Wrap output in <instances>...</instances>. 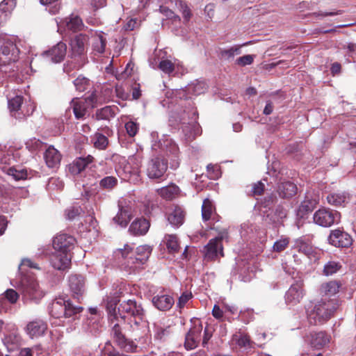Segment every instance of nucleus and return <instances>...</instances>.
Masks as SVG:
<instances>
[{
	"label": "nucleus",
	"mask_w": 356,
	"mask_h": 356,
	"mask_svg": "<svg viewBox=\"0 0 356 356\" xmlns=\"http://www.w3.org/2000/svg\"><path fill=\"white\" fill-rule=\"evenodd\" d=\"M254 55H245L236 59V64L240 66L251 65L254 61Z\"/></svg>",
	"instance_id": "5fc2aeb1"
},
{
	"label": "nucleus",
	"mask_w": 356,
	"mask_h": 356,
	"mask_svg": "<svg viewBox=\"0 0 356 356\" xmlns=\"http://www.w3.org/2000/svg\"><path fill=\"white\" fill-rule=\"evenodd\" d=\"M180 8L181 10V13L183 15V17L186 22H188L191 17V12L190 8L188 7L186 4L183 3L182 1H180L179 3Z\"/></svg>",
	"instance_id": "052dcab7"
},
{
	"label": "nucleus",
	"mask_w": 356,
	"mask_h": 356,
	"mask_svg": "<svg viewBox=\"0 0 356 356\" xmlns=\"http://www.w3.org/2000/svg\"><path fill=\"white\" fill-rule=\"evenodd\" d=\"M7 174L15 180L24 179L27 177V171L22 168L10 167L8 168Z\"/></svg>",
	"instance_id": "79ce46f5"
},
{
	"label": "nucleus",
	"mask_w": 356,
	"mask_h": 356,
	"mask_svg": "<svg viewBox=\"0 0 356 356\" xmlns=\"http://www.w3.org/2000/svg\"><path fill=\"white\" fill-rule=\"evenodd\" d=\"M47 329V323L40 319L31 321L26 325V332L31 338L43 335Z\"/></svg>",
	"instance_id": "4be33fe9"
},
{
	"label": "nucleus",
	"mask_w": 356,
	"mask_h": 356,
	"mask_svg": "<svg viewBox=\"0 0 356 356\" xmlns=\"http://www.w3.org/2000/svg\"><path fill=\"white\" fill-rule=\"evenodd\" d=\"M303 284L297 282L292 284L285 294V300L289 304L296 305L300 302L303 297Z\"/></svg>",
	"instance_id": "f3484780"
},
{
	"label": "nucleus",
	"mask_w": 356,
	"mask_h": 356,
	"mask_svg": "<svg viewBox=\"0 0 356 356\" xmlns=\"http://www.w3.org/2000/svg\"><path fill=\"white\" fill-rule=\"evenodd\" d=\"M241 54V46H233L229 49L220 50L219 56L223 60H229L233 58L235 55Z\"/></svg>",
	"instance_id": "c9c22d12"
},
{
	"label": "nucleus",
	"mask_w": 356,
	"mask_h": 356,
	"mask_svg": "<svg viewBox=\"0 0 356 356\" xmlns=\"http://www.w3.org/2000/svg\"><path fill=\"white\" fill-rule=\"evenodd\" d=\"M23 104V97L17 95L8 101V108L12 115L17 119H22L26 115H30L33 113L35 106L31 104L24 106L22 108Z\"/></svg>",
	"instance_id": "9d476101"
},
{
	"label": "nucleus",
	"mask_w": 356,
	"mask_h": 356,
	"mask_svg": "<svg viewBox=\"0 0 356 356\" xmlns=\"http://www.w3.org/2000/svg\"><path fill=\"white\" fill-rule=\"evenodd\" d=\"M213 209L214 208L211 201L209 199H205L202 206V216L204 221L211 219Z\"/></svg>",
	"instance_id": "58836bf2"
},
{
	"label": "nucleus",
	"mask_w": 356,
	"mask_h": 356,
	"mask_svg": "<svg viewBox=\"0 0 356 356\" xmlns=\"http://www.w3.org/2000/svg\"><path fill=\"white\" fill-rule=\"evenodd\" d=\"M19 49L15 40L0 35V64L6 65L18 59Z\"/></svg>",
	"instance_id": "423d86ee"
},
{
	"label": "nucleus",
	"mask_w": 356,
	"mask_h": 356,
	"mask_svg": "<svg viewBox=\"0 0 356 356\" xmlns=\"http://www.w3.org/2000/svg\"><path fill=\"white\" fill-rule=\"evenodd\" d=\"M202 325L201 324L195 325L190 329L185 339L184 346L186 349L192 350L197 347L200 341Z\"/></svg>",
	"instance_id": "a211bd4d"
},
{
	"label": "nucleus",
	"mask_w": 356,
	"mask_h": 356,
	"mask_svg": "<svg viewBox=\"0 0 356 356\" xmlns=\"http://www.w3.org/2000/svg\"><path fill=\"white\" fill-rule=\"evenodd\" d=\"M182 131L185 134L186 138L188 140H191L194 138V134L193 131V129L194 128V125H186L184 122L182 123Z\"/></svg>",
	"instance_id": "13d9d810"
},
{
	"label": "nucleus",
	"mask_w": 356,
	"mask_h": 356,
	"mask_svg": "<svg viewBox=\"0 0 356 356\" xmlns=\"http://www.w3.org/2000/svg\"><path fill=\"white\" fill-rule=\"evenodd\" d=\"M25 267H28L30 268H38V266L36 264L33 262L29 259H24L22 260L21 264L19 266V270L23 272Z\"/></svg>",
	"instance_id": "e2e57ef3"
},
{
	"label": "nucleus",
	"mask_w": 356,
	"mask_h": 356,
	"mask_svg": "<svg viewBox=\"0 0 356 356\" xmlns=\"http://www.w3.org/2000/svg\"><path fill=\"white\" fill-rule=\"evenodd\" d=\"M150 227L149 222L145 218H137L133 221L129 232L134 236H143L147 234Z\"/></svg>",
	"instance_id": "412c9836"
},
{
	"label": "nucleus",
	"mask_w": 356,
	"mask_h": 356,
	"mask_svg": "<svg viewBox=\"0 0 356 356\" xmlns=\"http://www.w3.org/2000/svg\"><path fill=\"white\" fill-rule=\"evenodd\" d=\"M152 303L159 310L168 311L172 308L175 300L169 295H157L153 297Z\"/></svg>",
	"instance_id": "5701e85b"
},
{
	"label": "nucleus",
	"mask_w": 356,
	"mask_h": 356,
	"mask_svg": "<svg viewBox=\"0 0 356 356\" xmlns=\"http://www.w3.org/2000/svg\"><path fill=\"white\" fill-rule=\"evenodd\" d=\"M314 209V204L310 200H305L301 203L298 209L299 214L303 216L308 212H310Z\"/></svg>",
	"instance_id": "3c124183"
},
{
	"label": "nucleus",
	"mask_w": 356,
	"mask_h": 356,
	"mask_svg": "<svg viewBox=\"0 0 356 356\" xmlns=\"http://www.w3.org/2000/svg\"><path fill=\"white\" fill-rule=\"evenodd\" d=\"M159 67L163 72L170 74L175 70V63L169 60H163L159 63Z\"/></svg>",
	"instance_id": "09e8293b"
},
{
	"label": "nucleus",
	"mask_w": 356,
	"mask_h": 356,
	"mask_svg": "<svg viewBox=\"0 0 356 356\" xmlns=\"http://www.w3.org/2000/svg\"><path fill=\"white\" fill-rule=\"evenodd\" d=\"M19 290L24 302L38 303L45 295V291L40 287L37 280L31 275L22 278Z\"/></svg>",
	"instance_id": "7ed1b4c3"
},
{
	"label": "nucleus",
	"mask_w": 356,
	"mask_h": 356,
	"mask_svg": "<svg viewBox=\"0 0 356 356\" xmlns=\"http://www.w3.org/2000/svg\"><path fill=\"white\" fill-rule=\"evenodd\" d=\"M118 184V179L113 176H107L102 179L99 181V186L106 190H111Z\"/></svg>",
	"instance_id": "a18cd8bd"
},
{
	"label": "nucleus",
	"mask_w": 356,
	"mask_h": 356,
	"mask_svg": "<svg viewBox=\"0 0 356 356\" xmlns=\"http://www.w3.org/2000/svg\"><path fill=\"white\" fill-rule=\"evenodd\" d=\"M16 6L15 0H3L0 3V13L8 17Z\"/></svg>",
	"instance_id": "c03bdc74"
},
{
	"label": "nucleus",
	"mask_w": 356,
	"mask_h": 356,
	"mask_svg": "<svg viewBox=\"0 0 356 356\" xmlns=\"http://www.w3.org/2000/svg\"><path fill=\"white\" fill-rule=\"evenodd\" d=\"M26 146L30 151L35 152L42 147V143L39 139L33 138L26 143Z\"/></svg>",
	"instance_id": "603ef678"
},
{
	"label": "nucleus",
	"mask_w": 356,
	"mask_h": 356,
	"mask_svg": "<svg viewBox=\"0 0 356 356\" xmlns=\"http://www.w3.org/2000/svg\"><path fill=\"white\" fill-rule=\"evenodd\" d=\"M75 238L66 234L57 235L53 241V247L55 250L63 251L64 253H70L75 243Z\"/></svg>",
	"instance_id": "4468645a"
},
{
	"label": "nucleus",
	"mask_w": 356,
	"mask_h": 356,
	"mask_svg": "<svg viewBox=\"0 0 356 356\" xmlns=\"http://www.w3.org/2000/svg\"><path fill=\"white\" fill-rule=\"evenodd\" d=\"M216 230L218 236L211 239L207 245L204 246V257L208 261L216 260L219 257H224L222 241L228 239V232L225 228L220 229L216 228Z\"/></svg>",
	"instance_id": "39448f33"
},
{
	"label": "nucleus",
	"mask_w": 356,
	"mask_h": 356,
	"mask_svg": "<svg viewBox=\"0 0 356 356\" xmlns=\"http://www.w3.org/2000/svg\"><path fill=\"white\" fill-rule=\"evenodd\" d=\"M5 296L6 299L13 304L15 303L19 298L18 293L13 289H8L5 292Z\"/></svg>",
	"instance_id": "680f3d73"
},
{
	"label": "nucleus",
	"mask_w": 356,
	"mask_h": 356,
	"mask_svg": "<svg viewBox=\"0 0 356 356\" xmlns=\"http://www.w3.org/2000/svg\"><path fill=\"white\" fill-rule=\"evenodd\" d=\"M163 243L165 244L168 251L171 253L178 252L179 245L176 235L167 234L165 236Z\"/></svg>",
	"instance_id": "f704fd0d"
},
{
	"label": "nucleus",
	"mask_w": 356,
	"mask_h": 356,
	"mask_svg": "<svg viewBox=\"0 0 356 356\" xmlns=\"http://www.w3.org/2000/svg\"><path fill=\"white\" fill-rule=\"evenodd\" d=\"M152 248L147 245H140L136 248L134 257H130L127 267L135 270L143 265L149 257Z\"/></svg>",
	"instance_id": "9b49d317"
},
{
	"label": "nucleus",
	"mask_w": 356,
	"mask_h": 356,
	"mask_svg": "<svg viewBox=\"0 0 356 356\" xmlns=\"http://www.w3.org/2000/svg\"><path fill=\"white\" fill-rule=\"evenodd\" d=\"M125 128L129 136H134L138 130V126L136 123L129 121L125 124Z\"/></svg>",
	"instance_id": "4d7b16f0"
},
{
	"label": "nucleus",
	"mask_w": 356,
	"mask_h": 356,
	"mask_svg": "<svg viewBox=\"0 0 356 356\" xmlns=\"http://www.w3.org/2000/svg\"><path fill=\"white\" fill-rule=\"evenodd\" d=\"M45 162L49 168H56L60 162L61 154L54 147L49 146L44 154Z\"/></svg>",
	"instance_id": "393cba45"
},
{
	"label": "nucleus",
	"mask_w": 356,
	"mask_h": 356,
	"mask_svg": "<svg viewBox=\"0 0 356 356\" xmlns=\"http://www.w3.org/2000/svg\"><path fill=\"white\" fill-rule=\"evenodd\" d=\"M237 344L240 347H250V337L248 335L245 334H241L237 339Z\"/></svg>",
	"instance_id": "0e129e2a"
},
{
	"label": "nucleus",
	"mask_w": 356,
	"mask_h": 356,
	"mask_svg": "<svg viewBox=\"0 0 356 356\" xmlns=\"http://www.w3.org/2000/svg\"><path fill=\"white\" fill-rule=\"evenodd\" d=\"M292 248L307 257H310L314 252L312 246L302 238H297L294 241Z\"/></svg>",
	"instance_id": "7c9ffc66"
},
{
	"label": "nucleus",
	"mask_w": 356,
	"mask_h": 356,
	"mask_svg": "<svg viewBox=\"0 0 356 356\" xmlns=\"http://www.w3.org/2000/svg\"><path fill=\"white\" fill-rule=\"evenodd\" d=\"M340 219L341 214L339 212L325 208L317 210L313 216L314 222L323 227H329L334 224H338Z\"/></svg>",
	"instance_id": "0eeeda50"
},
{
	"label": "nucleus",
	"mask_w": 356,
	"mask_h": 356,
	"mask_svg": "<svg viewBox=\"0 0 356 356\" xmlns=\"http://www.w3.org/2000/svg\"><path fill=\"white\" fill-rule=\"evenodd\" d=\"M96 97L94 94H91L86 98L72 99L71 106L76 118H83L88 110L94 107Z\"/></svg>",
	"instance_id": "1a4fd4ad"
},
{
	"label": "nucleus",
	"mask_w": 356,
	"mask_h": 356,
	"mask_svg": "<svg viewBox=\"0 0 356 356\" xmlns=\"http://www.w3.org/2000/svg\"><path fill=\"white\" fill-rule=\"evenodd\" d=\"M341 268V265L339 262L335 261H330L326 263L323 268V274L326 276L332 275L337 273Z\"/></svg>",
	"instance_id": "37998d69"
},
{
	"label": "nucleus",
	"mask_w": 356,
	"mask_h": 356,
	"mask_svg": "<svg viewBox=\"0 0 356 356\" xmlns=\"http://www.w3.org/2000/svg\"><path fill=\"white\" fill-rule=\"evenodd\" d=\"M289 238H280L274 243L273 249L275 252H280L286 248V247L289 245Z\"/></svg>",
	"instance_id": "de8ad7c7"
},
{
	"label": "nucleus",
	"mask_w": 356,
	"mask_h": 356,
	"mask_svg": "<svg viewBox=\"0 0 356 356\" xmlns=\"http://www.w3.org/2000/svg\"><path fill=\"white\" fill-rule=\"evenodd\" d=\"M129 66H130V64L129 63L127 64L125 70L122 73L119 74L117 76L118 79H119V80L125 79L128 78L129 76H131L132 68H131L129 70Z\"/></svg>",
	"instance_id": "338daca9"
},
{
	"label": "nucleus",
	"mask_w": 356,
	"mask_h": 356,
	"mask_svg": "<svg viewBox=\"0 0 356 356\" xmlns=\"http://www.w3.org/2000/svg\"><path fill=\"white\" fill-rule=\"evenodd\" d=\"M70 261V253H64L63 251L59 250H55L50 259L52 266L57 270H64L67 268Z\"/></svg>",
	"instance_id": "dca6fc26"
},
{
	"label": "nucleus",
	"mask_w": 356,
	"mask_h": 356,
	"mask_svg": "<svg viewBox=\"0 0 356 356\" xmlns=\"http://www.w3.org/2000/svg\"><path fill=\"white\" fill-rule=\"evenodd\" d=\"M92 140L95 147L99 149H105L108 145L107 137L100 133H95Z\"/></svg>",
	"instance_id": "4c0bfd02"
},
{
	"label": "nucleus",
	"mask_w": 356,
	"mask_h": 356,
	"mask_svg": "<svg viewBox=\"0 0 356 356\" xmlns=\"http://www.w3.org/2000/svg\"><path fill=\"white\" fill-rule=\"evenodd\" d=\"M207 88V83L204 81H196L190 84L188 87V91L193 95H198L204 93Z\"/></svg>",
	"instance_id": "a19ab883"
},
{
	"label": "nucleus",
	"mask_w": 356,
	"mask_h": 356,
	"mask_svg": "<svg viewBox=\"0 0 356 356\" xmlns=\"http://www.w3.org/2000/svg\"><path fill=\"white\" fill-rule=\"evenodd\" d=\"M93 159L94 158L90 155L86 157L77 158L69 165V171L72 175H78L81 173L89 163H92Z\"/></svg>",
	"instance_id": "b1692460"
},
{
	"label": "nucleus",
	"mask_w": 356,
	"mask_h": 356,
	"mask_svg": "<svg viewBox=\"0 0 356 356\" xmlns=\"http://www.w3.org/2000/svg\"><path fill=\"white\" fill-rule=\"evenodd\" d=\"M339 307V300L321 298L307 309L309 320L314 324L323 323L334 316Z\"/></svg>",
	"instance_id": "f03ea898"
},
{
	"label": "nucleus",
	"mask_w": 356,
	"mask_h": 356,
	"mask_svg": "<svg viewBox=\"0 0 356 356\" xmlns=\"http://www.w3.org/2000/svg\"><path fill=\"white\" fill-rule=\"evenodd\" d=\"M166 147H168L167 154L168 156H170V154H172V156L173 157L172 167L175 168L179 165V147L175 143H172V141L168 142Z\"/></svg>",
	"instance_id": "ea45409f"
},
{
	"label": "nucleus",
	"mask_w": 356,
	"mask_h": 356,
	"mask_svg": "<svg viewBox=\"0 0 356 356\" xmlns=\"http://www.w3.org/2000/svg\"><path fill=\"white\" fill-rule=\"evenodd\" d=\"M68 282L73 298L80 300L86 292L85 278L80 275H72Z\"/></svg>",
	"instance_id": "ddd939ff"
},
{
	"label": "nucleus",
	"mask_w": 356,
	"mask_h": 356,
	"mask_svg": "<svg viewBox=\"0 0 356 356\" xmlns=\"http://www.w3.org/2000/svg\"><path fill=\"white\" fill-rule=\"evenodd\" d=\"M168 169V160L155 157L152 159L147 165L146 172L151 179H162Z\"/></svg>",
	"instance_id": "6e6552de"
},
{
	"label": "nucleus",
	"mask_w": 356,
	"mask_h": 356,
	"mask_svg": "<svg viewBox=\"0 0 356 356\" xmlns=\"http://www.w3.org/2000/svg\"><path fill=\"white\" fill-rule=\"evenodd\" d=\"M184 214L181 208H175L168 216V222L175 226H179L184 222Z\"/></svg>",
	"instance_id": "2f4dec72"
},
{
	"label": "nucleus",
	"mask_w": 356,
	"mask_h": 356,
	"mask_svg": "<svg viewBox=\"0 0 356 356\" xmlns=\"http://www.w3.org/2000/svg\"><path fill=\"white\" fill-rule=\"evenodd\" d=\"M81 211L80 207H72L65 211V214L69 220H73L81 213Z\"/></svg>",
	"instance_id": "bf43d9fd"
},
{
	"label": "nucleus",
	"mask_w": 356,
	"mask_h": 356,
	"mask_svg": "<svg viewBox=\"0 0 356 356\" xmlns=\"http://www.w3.org/2000/svg\"><path fill=\"white\" fill-rule=\"evenodd\" d=\"M277 192L280 197L290 198L296 195L297 186L291 181L283 182L279 185Z\"/></svg>",
	"instance_id": "c85d7f7f"
},
{
	"label": "nucleus",
	"mask_w": 356,
	"mask_h": 356,
	"mask_svg": "<svg viewBox=\"0 0 356 356\" xmlns=\"http://www.w3.org/2000/svg\"><path fill=\"white\" fill-rule=\"evenodd\" d=\"M179 192V188L174 184L157 190L158 194L165 200H172L175 198L177 197Z\"/></svg>",
	"instance_id": "c756f323"
},
{
	"label": "nucleus",
	"mask_w": 356,
	"mask_h": 356,
	"mask_svg": "<svg viewBox=\"0 0 356 356\" xmlns=\"http://www.w3.org/2000/svg\"><path fill=\"white\" fill-rule=\"evenodd\" d=\"M119 312L130 316L133 319L130 320L129 324L133 332L143 334L147 328V322L145 321V313L141 304L135 300H129L120 303L118 307Z\"/></svg>",
	"instance_id": "f257e3e1"
},
{
	"label": "nucleus",
	"mask_w": 356,
	"mask_h": 356,
	"mask_svg": "<svg viewBox=\"0 0 356 356\" xmlns=\"http://www.w3.org/2000/svg\"><path fill=\"white\" fill-rule=\"evenodd\" d=\"M115 106H107L97 111L96 118L97 120H109L115 115Z\"/></svg>",
	"instance_id": "72a5a7b5"
},
{
	"label": "nucleus",
	"mask_w": 356,
	"mask_h": 356,
	"mask_svg": "<svg viewBox=\"0 0 356 356\" xmlns=\"http://www.w3.org/2000/svg\"><path fill=\"white\" fill-rule=\"evenodd\" d=\"M213 316L217 319H221L223 316V312L217 305H215L212 310Z\"/></svg>",
	"instance_id": "774afa93"
},
{
	"label": "nucleus",
	"mask_w": 356,
	"mask_h": 356,
	"mask_svg": "<svg viewBox=\"0 0 356 356\" xmlns=\"http://www.w3.org/2000/svg\"><path fill=\"white\" fill-rule=\"evenodd\" d=\"M327 240L330 244L337 248H348L353 243L350 235L340 229L332 230Z\"/></svg>",
	"instance_id": "f8f14e48"
},
{
	"label": "nucleus",
	"mask_w": 356,
	"mask_h": 356,
	"mask_svg": "<svg viewBox=\"0 0 356 356\" xmlns=\"http://www.w3.org/2000/svg\"><path fill=\"white\" fill-rule=\"evenodd\" d=\"M67 51V46L65 43L60 42L54 46L49 52L51 59L54 63H60L62 61Z\"/></svg>",
	"instance_id": "cd10ccee"
},
{
	"label": "nucleus",
	"mask_w": 356,
	"mask_h": 356,
	"mask_svg": "<svg viewBox=\"0 0 356 356\" xmlns=\"http://www.w3.org/2000/svg\"><path fill=\"white\" fill-rule=\"evenodd\" d=\"M83 310L81 306H75L70 300L59 298L55 299L49 307V313L55 318H70Z\"/></svg>",
	"instance_id": "20e7f679"
},
{
	"label": "nucleus",
	"mask_w": 356,
	"mask_h": 356,
	"mask_svg": "<svg viewBox=\"0 0 356 356\" xmlns=\"http://www.w3.org/2000/svg\"><path fill=\"white\" fill-rule=\"evenodd\" d=\"M330 341V336L326 332L321 331L311 334V346L316 349L325 347Z\"/></svg>",
	"instance_id": "a878e982"
},
{
	"label": "nucleus",
	"mask_w": 356,
	"mask_h": 356,
	"mask_svg": "<svg viewBox=\"0 0 356 356\" xmlns=\"http://www.w3.org/2000/svg\"><path fill=\"white\" fill-rule=\"evenodd\" d=\"M112 334L115 341L118 345L126 352H134L137 346L133 341H128L121 332V328L118 324H115L112 329Z\"/></svg>",
	"instance_id": "2eb2a0df"
},
{
	"label": "nucleus",
	"mask_w": 356,
	"mask_h": 356,
	"mask_svg": "<svg viewBox=\"0 0 356 356\" xmlns=\"http://www.w3.org/2000/svg\"><path fill=\"white\" fill-rule=\"evenodd\" d=\"M88 42L86 35L79 34L71 40L70 47L73 57L81 56L85 53V46Z\"/></svg>",
	"instance_id": "aec40b11"
},
{
	"label": "nucleus",
	"mask_w": 356,
	"mask_h": 356,
	"mask_svg": "<svg viewBox=\"0 0 356 356\" xmlns=\"http://www.w3.org/2000/svg\"><path fill=\"white\" fill-rule=\"evenodd\" d=\"M131 217L128 209L122 207L113 218V221L121 227H124L127 225Z\"/></svg>",
	"instance_id": "473e14b6"
},
{
	"label": "nucleus",
	"mask_w": 356,
	"mask_h": 356,
	"mask_svg": "<svg viewBox=\"0 0 356 356\" xmlns=\"http://www.w3.org/2000/svg\"><path fill=\"white\" fill-rule=\"evenodd\" d=\"M61 24L65 26L67 30L72 32L80 31L84 26L82 19L79 16L74 15L65 18V20L61 22Z\"/></svg>",
	"instance_id": "bb28decb"
},
{
	"label": "nucleus",
	"mask_w": 356,
	"mask_h": 356,
	"mask_svg": "<svg viewBox=\"0 0 356 356\" xmlns=\"http://www.w3.org/2000/svg\"><path fill=\"white\" fill-rule=\"evenodd\" d=\"M74 85L77 90L84 91L87 88L88 79L85 77L79 76L74 81Z\"/></svg>",
	"instance_id": "864d4df0"
},
{
	"label": "nucleus",
	"mask_w": 356,
	"mask_h": 356,
	"mask_svg": "<svg viewBox=\"0 0 356 356\" xmlns=\"http://www.w3.org/2000/svg\"><path fill=\"white\" fill-rule=\"evenodd\" d=\"M134 252L132 248H131L129 245H125L123 249H120L118 252V256H121L122 258L126 259V262L124 264L127 266L128 261H130V257H134Z\"/></svg>",
	"instance_id": "49530a36"
},
{
	"label": "nucleus",
	"mask_w": 356,
	"mask_h": 356,
	"mask_svg": "<svg viewBox=\"0 0 356 356\" xmlns=\"http://www.w3.org/2000/svg\"><path fill=\"white\" fill-rule=\"evenodd\" d=\"M192 298V293L191 292L185 291L179 298L177 302V307L179 309H182L187 302Z\"/></svg>",
	"instance_id": "6e6d98bb"
},
{
	"label": "nucleus",
	"mask_w": 356,
	"mask_h": 356,
	"mask_svg": "<svg viewBox=\"0 0 356 356\" xmlns=\"http://www.w3.org/2000/svg\"><path fill=\"white\" fill-rule=\"evenodd\" d=\"M341 284L335 280L323 283L319 289L321 298L337 299L336 294L339 292Z\"/></svg>",
	"instance_id": "6ab92c4d"
},
{
	"label": "nucleus",
	"mask_w": 356,
	"mask_h": 356,
	"mask_svg": "<svg viewBox=\"0 0 356 356\" xmlns=\"http://www.w3.org/2000/svg\"><path fill=\"white\" fill-rule=\"evenodd\" d=\"M264 184L261 181L254 183L251 186V190L249 192V195L252 196L261 195L264 191Z\"/></svg>",
	"instance_id": "8fccbe9b"
},
{
	"label": "nucleus",
	"mask_w": 356,
	"mask_h": 356,
	"mask_svg": "<svg viewBox=\"0 0 356 356\" xmlns=\"http://www.w3.org/2000/svg\"><path fill=\"white\" fill-rule=\"evenodd\" d=\"M169 334L168 328L157 327L156 329L155 336L157 339H162L165 335Z\"/></svg>",
	"instance_id": "69168bd1"
},
{
	"label": "nucleus",
	"mask_w": 356,
	"mask_h": 356,
	"mask_svg": "<svg viewBox=\"0 0 356 356\" xmlns=\"http://www.w3.org/2000/svg\"><path fill=\"white\" fill-rule=\"evenodd\" d=\"M330 204L340 207L342 206L347 200V196L344 193H332L327 197Z\"/></svg>",
	"instance_id": "e433bc0d"
}]
</instances>
